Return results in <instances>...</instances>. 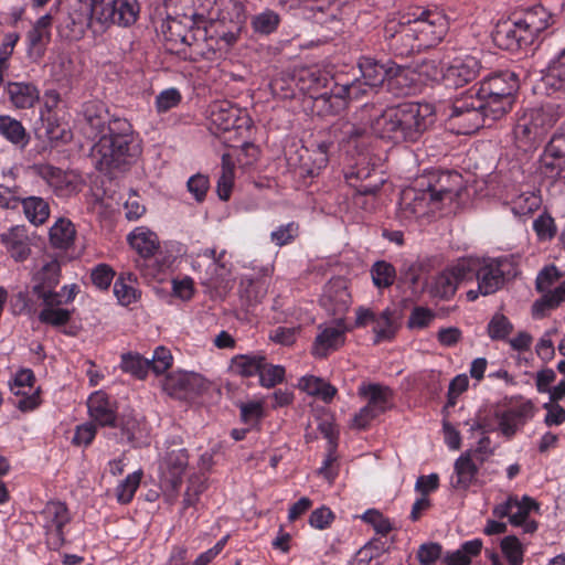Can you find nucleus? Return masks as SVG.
Segmentation results:
<instances>
[{
	"label": "nucleus",
	"mask_w": 565,
	"mask_h": 565,
	"mask_svg": "<svg viewBox=\"0 0 565 565\" xmlns=\"http://www.w3.org/2000/svg\"><path fill=\"white\" fill-rule=\"evenodd\" d=\"M434 110L429 104L405 103L374 114L370 119L371 131L395 143L419 140L433 124Z\"/></svg>",
	"instance_id": "1"
},
{
	"label": "nucleus",
	"mask_w": 565,
	"mask_h": 565,
	"mask_svg": "<svg viewBox=\"0 0 565 565\" xmlns=\"http://www.w3.org/2000/svg\"><path fill=\"white\" fill-rule=\"evenodd\" d=\"M131 124L126 118H117L92 148V159L96 169L104 173L125 170L139 154Z\"/></svg>",
	"instance_id": "2"
},
{
	"label": "nucleus",
	"mask_w": 565,
	"mask_h": 565,
	"mask_svg": "<svg viewBox=\"0 0 565 565\" xmlns=\"http://www.w3.org/2000/svg\"><path fill=\"white\" fill-rule=\"evenodd\" d=\"M551 19V13L543 6H534L513 21L498 23L493 41L499 47L508 51L527 47L550 26Z\"/></svg>",
	"instance_id": "3"
},
{
	"label": "nucleus",
	"mask_w": 565,
	"mask_h": 565,
	"mask_svg": "<svg viewBox=\"0 0 565 565\" xmlns=\"http://www.w3.org/2000/svg\"><path fill=\"white\" fill-rule=\"evenodd\" d=\"M87 7L93 23L100 28L110 24L130 25L136 22L140 10L137 0H92Z\"/></svg>",
	"instance_id": "4"
},
{
	"label": "nucleus",
	"mask_w": 565,
	"mask_h": 565,
	"mask_svg": "<svg viewBox=\"0 0 565 565\" xmlns=\"http://www.w3.org/2000/svg\"><path fill=\"white\" fill-rule=\"evenodd\" d=\"M448 118L451 126L461 135L477 131L489 120L488 115L482 110V104L475 99L472 89L454 100Z\"/></svg>",
	"instance_id": "5"
},
{
	"label": "nucleus",
	"mask_w": 565,
	"mask_h": 565,
	"mask_svg": "<svg viewBox=\"0 0 565 565\" xmlns=\"http://www.w3.org/2000/svg\"><path fill=\"white\" fill-rule=\"evenodd\" d=\"M411 24L422 51L439 44L449 29L446 14L436 9H426L422 10L418 15L414 14Z\"/></svg>",
	"instance_id": "6"
},
{
	"label": "nucleus",
	"mask_w": 565,
	"mask_h": 565,
	"mask_svg": "<svg viewBox=\"0 0 565 565\" xmlns=\"http://www.w3.org/2000/svg\"><path fill=\"white\" fill-rule=\"evenodd\" d=\"M562 275L555 266L544 267L536 277V289L543 294L541 299L533 305V315L542 316L545 310L557 308L565 301V279L555 288H552Z\"/></svg>",
	"instance_id": "7"
},
{
	"label": "nucleus",
	"mask_w": 565,
	"mask_h": 565,
	"mask_svg": "<svg viewBox=\"0 0 565 565\" xmlns=\"http://www.w3.org/2000/svg\"><path fill=\"white\" fill-rule=\"evenodd\" d=\"M406 188L402 191L397 210V217L407 224L438 210L435 199L424 188Z\"/></svg>",
	"instance_id": "8"
},
{
	"label": "nucleus",
	"mask_w": 565,
	"mask_h": 565,
	"mask_svg": "<svg viewBox=\"0 0 565 565\" xmlns=\"http://www.w3.org/2000/svg\"><path fill=\"white\" fill-rule=\"evenodd\" d=\"M41 516L47 547L53 551L60 550L65 543L63 529L71 521L66 504L60 501H50L41 511Z\"/></svg>",
	"instance_id": "9"
},
{
	"label": "nucleus",
	"mask_w": 565,
	"mask_h": 565,
	"mask_svg": "<svg viewBox=\"0 0 565 565\" xmlns=\"http://www.w3.org/2000/svg\"><path fill=\"white\" fill-rule=\"evenodd\" d=\"M384 40L387 49L396 56H408L422 49L411 24L405 21L388 20L384 26Z\"/></svg>",
	"instance_id": "10"
},
{
	"label": "nucleus",
	"mask_w": 565,
	"mask_h": 565,
	"mask_svg": "<svg viewBox=\"0 0 565 565\" xmlns=\"http://www.w3.org/2000/svg\"><path fill=\"white\" fill-rule=\"evenodd\" d=\"M209 121L214 132L248 129L250 126L247 113L226 100L215 102L210 106Z\"/></svg>",
	"instance_id": "11"
},
{
	"label": "nucleus",
	"mask_w": 565,
	"mask_h": 565,
	"mask_svg": "<svg viewBox=\"0 0 565 565\" xmlns=\"http://www.w3.org/2000/svg\"><path fill=\"white\" fill-rule=\"evenodd\" d=\"M34 380L32 370L22 369L9 383L10 391L15 395L13 404L23 413L33 411L41 404L40 388L33 386Z\"/></svg>",
	"instance_id": "12"
},
{
	"label": "nucleus",
	"mask_w": 565,
	"mask_h": 565,
	"mask_svg": "<svg viewBox=\"0 0 565 565\" xmlns=\"http://www.w3.org/2000/svg\"><path fill=\"white\" fill-rule=\"evenodd\" d=\"M471 265L468 280L477 279L479 291L482 296L494 294L504 284V274L499 260H488L480 263L478 260H468Z\"/></svg>",
	"instance_id": "13"
},
{
	"label": "nucleus",
	"mask_w": 565,
	"mask_h": 565,
	"mask_svg": "<svg viewBox=\"0 0 565 565\" xmlns=\"http://www.w3.org/2000/svg\"><path fill=\"white\" fill-rule=\"evenodd\" d=\"M32 169L57 196H71L79 190V180L74 173L45 163L34 164Z\"/></svg>",
	"instance_id": "14"
},
{
	"label": "nucleus",
	"mask_w": 565,
	"mask_h": 565,
	"mask_svg": "<svg viewBox=\"0 0 565 565\" xmlns=\"http://www.w3.org/2000/svg\"><path fill=\"white\" fill-rule=\"evenodd\" d=\"M481 64L471 55L457 56L446 65L444 84L458 88L472 82L480 73Z\"/></svg>",
	"instance_id": "15"
},
{
	"label": "nucleus",
	"mask_w": 565,
	"mask_h": 565,
	"mask_svg": "<svg viewBox=\"0 0 565 565\" xmlns=\"http://www.w3.org/2000/svg\"><path fill=\"white\" fill-rule=\"evenodd\" d=\"M162 387L171 396L188 398L205 390V381L198 373L175 371L166 376Z\"/></svg>",
	"instance_id": "16"
},
{
	"label": "nucleus",
	"mask_w": 565,
	"mask_h": 565,
	"mask_svg": "<svg viewBox=\"0 0 565 565\" xmlns=\"http://www.w3.org/2000/svg\"><path fill=\"white\" fill-rule=\"evenodd\" d=\"M117 118L111 117L103 104L88 102L83 108V132L89 139H99L102 135L108 134L109 126Z\"/></svg>",
	"instance_id": "17"
},
{
	"label": "nucleus",
	"mask_w": 565,
	"mask_h": 565,
	"mask_svg": "<svg viewBox=\"0 0 565 565\" xmlns=\"http://www.w3.org/2000/svg\"><path fill=\"white\" fill-rule=\"evenodd\" d=\"M470 267L471 265L468 259H462L450 269L437 275L431 286L433 295L443 299H449L452 297L458 285L468 280Z\"/></svg>",
	"instance_id": "18"
},
{
	"label": "nucleus",
	"mask_w": 565,
	"mask_h": 565,
	"mask_svg": "<svg viewBox=\"0 0 565 565\" xmlns=\"http://www.w3.org/2000/svg\"><path fill=\"white\" fill-rule=\"evenodd\" d=\"M320 303L333 316H341L347 312L351 303V295L348 291L345 280L340 277L329 280L324 286Z\"/></svg>",
	"instance_id": "19"
},
{
	"label": "nucleus",
	"mask_w": 565,
	"mask_h": 565,
	"mask_svg": "<svg viewBox=\"0 0 565 565\" xmlns=\"http://www.w3.org/2000/svg\"><path fill=\"white\" fill-rule=\"evenodd\" d=\"M51 14L42 15L26 33V54L33 62H39L45 54L46 46L51 41Z\"/></svg>",
	"instance_id": "20"
},
{
	"label": "nucleus",
	"mask_w": 565,
	"mask_h": 565,
	"mask_svg": "<svg viewBox=\"0 0 565 565\" xmlns=\"http://www.w3.org/2000/svg\"><path fill=\"white\" fill-rule=\"evenodd\" d=\"M434 182L429 181L426 189L436 201L438 209L445 201H455L461 192V175L457 172H441Z\"/></svg>",
	"instance_id": "21"
},
{
	"label": "nucleus",
	"mask_w": 565,
	"mask_h": 565,
	"mask_svg": "<svg viewBox=\"0 0 565 565\" xmlns=\"http://www.w3.org/2000/svg\"><path fill=\"white\" fill-rule=\"evenodd\" d=\"M188 451L184 448L172 449L167 452L160 466L162 482L177 491L188 467Z\"/></svg>",
	"instance_id": "22"
},
{
	"label": "nucleus",
	"mask_w": 565,
	"mask_h": 565,
	"mask_svg": "<svg viewBox=\"0 0 565 565\" xmlns=\"http://www.w3.org/2000/svg\"><path fill=\"white\" fill-rule=\"evenodd\" d=\"M311 352L316 358H327L331 352L339 350L345 342V329L341 323L322 328L319 327Z\"/></svg>",
	"instance_id": "23"
},
{
	"label": "nucleus",
	"mask_w": 565,
	"mask_h": 565,
	"mask_svg": "<svg viewBox=\"0 0 565 565\" xmlns=\"http://www.w3.org/2000/svg\"><path fill=\"white\" fill-rule=\"evenodd\" d=\"M472 93L491 94L501 93V97L507 94H515L519 89L518 76L510 71L493 73L484 77L477 89L471 88Z\"/></svg>",
	"instance_id": "24"
},
{
	"label": "nucleus",
	"mask_w": 565,
	"mask_h": 565,
	"mask_svg": "<svg viewBox=\"0 0 565 565\" xmlns=\"http://www.w3.org/2000/svg\"><path fill=\"white\" fill-rule=\"evenodd\" d=\"M222 254L216 257L215 250L206 248L199 254L193 262L194 269L201 274V281L206 286L216 285L218 279L224 276L225 267L221 263Z\"/></svg>",
	"instance_id": "25"
},
{
	"label": "nucleus",
	"mask_w": 565,
	"mask_h": 565,
	"mask_svg": "<svg viewBox=\"0 0 565 565\" xmlns=\"http://www.w3.org/2000/svg\"><path fill=\"white\" fill-rule=\"evenodd\" d=\"M531 404H521L511 407L502 413H495L499 430L507 438L511 439L516 431L523 427L531 417Z\"/></svg>",
	"instance_id": "26"
},
{
	"label": "nucleus",
	"mask_w": 565,
	"mask_h": 565,
	"mask_svg": "<svg viewBox=\"0 0 565 565\" xmlns=\"http://www.w3.org/2000/svg\"><path fill=\"white\" fill-rule=\"evenodd\" d=\"M89 416L100 426H115L116 403L104 392H95L87 401Z\"/></svg>",
	"instance_id": "27"
},
{
	"label": "nucleus",
	"mask_w": 565,
	"mask_h": 565,
	"mask_svg": "<svg viewBox=\"0 0 565 565\" xmlns=\"http://www.w3.org/2000/svg\"><path fill=\"white\" fill-rule=\"evenodd\" d=\"M359 395L364 397L370 408L377 414H383L393 405V391L379 383H363L359 387Z\"/></svg>",
	"instance_id": "28"
},
{
	"label": "nucleus",
	"mask_w": 565,
	"mask_h": 565,
	"mask_svg": "<svg viewBox=\"0 0 565 565\" xmlns=\"http://www.w3.org/2000/svg\"><path fill=\"white\" fill-rule=\"evenodd\" d=\"M472 95L482 104V110L488 115L490 121L501 119L512 109L514 103V94H507L504 97H501V93H472Z\"/></svg>",
	"instance_id": "29"
},
{
	"label": "nucleus",
	"mask_w": 565,
	"mask_h": 565,
	"mask_svg": "<svg viewBox=\"0 0 565 565\" xmlns=\"http://www.w3.org/2000/svg\"><path fill=\"white\" fill-rule=\"evenodd\" d=\"M11 257L17 262L25 260L30 255V242L23 226H14L0 236Z\"/></svg>",
	"instance_id": "30"
},
{
	"label": "nucleus",
	"mask_w": 565,
	"mask_h": 565,
	"mask_svg": "<svg viewBox=\"0 0 565 565\" xmlns=\"http://www.w3.org/2000/svg\"><path fill=\"white\" fill-rule=\"evenodd\" d=\"M269 281L265 277L244 276L239 281V297L247 307L262 302L268 291Z\"/></svg>",
	"instance_id": "31"
},
{
	"label": "nucleus",
	"mask_w": 565,
	"mask_h": 565,
	"mask_svg": "<svg viewBox=\"0 0 565 565\" xmlns=\"http://www.w3.org/2000/svg\"><path fill=\"white\" fill-rule=\"evenodd\" d=\"M479 465L472 457L471 451H465L455 462L456 481L452 483L454 488L467 490L476 480Z\"/></svg>",
	"instance_id": "32"
},
{
	"label": "nucleus",
	"mask_w": 565,
	"mask_h": 565,
	"mask_svg": "<svg viewBox=\"0 0 565 565\" xmlns=\"http://www.w3.org/2000/svg\"><path fill=\"white\" fill-rule=\"evenodd\" d=\"M330 143L322 141L317 143L316 149H305V153L300 156V167L310 177L319 173V171L327 167L329 158Z\"/></svg>",
	"instance_id": "33"
},
{
	"label": "nucleus",
	"mask_w": 565,
	"mask_h": 565,
	"mask_svg": "<svg viewBox=\"0 0 565 565\" xmlns=\"http://www.w3.org/2000/svg\"><path fill=\"white\" fill-rule=\"evenodd\" d=\"M359 67L362 74V79H360L362 88L366 90L381 86L388 74V70L383 64L370 57H362Z\"/></svg>",
	"instance_id": "34"
},
{
	"label": "nucleus",
	"mask_w": 565,
	"mask_h": 565,
	"mask_svg": "<svg viewBox=\"0 0 565 565\" xmlns=\"http://www.w3.org/2000/svg\"><path fill=\"white\" fill-rule=\"evenodd\" d=\"M130 246L142 257H151L159 248V241L156 233L137 227L128 235Z\"/></svg>",
	"instance_id": "35"
},
{
	"label": "nucleus",
	"mask_w": 565,
	"mask_h": 565,
	"mask_svg": "<svg viewBox=\"0 0 565 565\" xmlns=\"http://www.w3.org/2000/svg\"><path fill=\"white\" fill-rule=\"evenodd\" d=\"M543 82L554 92H565V49L550 62Z\"/></svg>",
	"instance_id": "36"
},
{
	"label": "nucleus",
	"mask_w": 565,
	"mask_h": 565,
	"mask_svg": "<svg viewBox=\"0 0 565 565\" xmlns=\"http://www.w3.org/2000/svg\"><path fill=\"white\" fill-rule=\"evenodd\" d=\"M537 508V503L532 498L524 495L519 500L518 497H515V505H513L511 512L510 523L516 526L524 524L525 532H534L537 527L536 523L534 521L526 522V520L531 510Z\"/></svg>",
	"instance_id": "37"
},
{
	"label": "nucleus",
	"mask_w": 565,
	"mask_h": 565,
	"mask_svg": "<svg viewBox=\"0 0 565 565\" xmlns=\"http://www.w3.org/2000/svg\"><path fill=\"white\" fill-rule=\"evenodd\" d=\"M167 8L170 11L169 18L172 22H178L188 28H192L198 23V13L193 11V2L191 0H169Z\"/></svg>",
	"instance_id": "38"
},
{
	"label": "nucleus",
	"mask_w": 565,
	"mask_h": 565,
	"mask_svg": "<svg viewBox=\"0 0 565 565\" xmlns=\"http://www.w3.org/2000/svg\"><path fill=\"white\" fill-rule=\"evenodd\" d=\"M396 329L397 327L394 322V312L390 308H386L382 312L377 313L374 320V343L379 344L383 341L392 340L395 337Z\"/></svg>",
	"instance_id": "39"
},
{
	"label": "nucleus",
	"mask_w": 565,
	"mask_h": 565,
	"mask_svg": "<svg viewBox=\"0 0 565 565\" xmlns=\"http://www.w3.org/2000/svg\"><path fill=\"white\" fill-rule=\"evenodd\" d=\"M0 134L20 148H24L29 142V137L22 124L9 116H0Z\"/></svg>",
	"instance_id": "40"
},
{
	"label": "nucleus",
	"mask_w": 565,
	"mask_h": 565,
	"mask_svg": "<svg viewBox=\"0 0 565 565\" xmlns=\"http://www.w3.org/2000/svg\"><path fill=\"white\" fill-rule=\"evenodd\" d=\"M25 217L34 225L43 224L50 216L49 203L40 196H29L22 200Z\"/></svg>",
	"instance_id": "41"
},
{
	"label": "nucleus",
	"mask_w": 565,
	"mask_h": 565,
	"mask_svg": "<svg viewBox=\"0 0 565 565\" xmlns=\"http://www.w3.org/2000/svg\"><path fill=\"white\" fill-rule=\"evenodd\" d=\"M11 102L18 108L25 109L33 106L39 98L35 86L25 83H13L9 86Z\"/></svg>",
	"instance_id": "42"
},
{
	"label": "nucleus",
	"mask_w": 565,
	"mask_h": 565,
	"mask_svg": "<svg viewBox=\"0 0 565 565\" xmlns=\"http://www.w3.org/2000/svg\"><path fill=\"white\" fill-rule=\"evenodd\" d=\"M331 131L339 143H351L363 138L367 129L365 126L341 119L331 127Z\"/></svg>",
	"instance_id": "43"
},
{
	"label": "nucleus",
	"mask_w": 565,
	"mask_h": 565,
	"mask_svg": "<svg viewBox=\"0 0 565 565\" xmlns=\"http://www.w3.org/2000/svg\"><path fill=\"white\" fill-rule=\"evenodd\" d=\"M74 238L75 227L68 220L60 218L50 230V241L57 248H67Z\"/></svg>",
	"instance_id": "44"
},
{
	"label": "nucleus",
	"mask_w": 565,
	"mask_h": 565,
	"mask_svg": "<svg viewBox=\"0 0 565 565\" xmlns=\"http://www.w3.org/2000/svg\"><path fill=\"white\" fill-rule=\"evenodd\" d=\"M265 356L263 355H237L232 359V370L242 376L259 375L264 365Z\"/></svg>",
	"instance_id": "45"
},
{
	"label": "nucleus",
	"mask_w": 565,
	"mask_h": 565,
	"mask_svg": "<svg viewBox=\"0 0 565 565\" xmlns=\"http://www.w3.org/2000/svg\"><path fill=\"white\" fill-rule=\"evenodd\" d=\"M234 183V163L228 153L222 156V170L217 180V195L221 200L226 201L231 196Z\"/></svg>",
	"instance_id": "46"
},
{
	"label": "nucleus",
	"mask_w": 565,
	"mask_h": 565,
	"mask_svg": "<svg viewBox=\"0 0 565 565\" xmlns=\"http://www.w3.org/2000/svg\"><path fill=\"white\" fill-rule=\"evenodd\" d=\"M121 369L124 372L130 373L139 380H143L150 370V361L138 353L122 354Z\"/></svg>",
	"instance_id": "47"
},
{
	"label": "nucleus",
	"mask_w": 565,
	"mask_h": 565,
	"mask_svg": "<svg viewBox=\"0 0 565 565\" xmlns=\"http://www.w3.org/2000/svg\"><path fill=\"white\" fill-rule=\"evenodd\" d=\"M384 553V544L373 540L361 547L351 565H380L379 558Z\"/></svg>",
	"instance_id": "48"
},
{
	"label": "nucleus",
	"mask_w": 565,
	"mask_h": 565,
	"mask_svg": "<svg viewBox=\"0 0 565 565\" xmlns=\"http://www.w3.org/2000/svg\"><path fill=\"white\" fill-rule=\"evenodd\" d=\"M371 177V170L367 168H361L356 171H352L345 174L348 183L355 189L356 193L360 195H374L381 188L382 181L375 183H355V180H366Z\"/></svg>",
	"instance_id": "49"
},
{
	"label": "nucleus",
	"mask_w": 565,
	"mask_h": 565,
	"mask_svg": "<svg viewBox=\"0 0 565 565\" xmlns=\"http://www.w3.org/2000/svg\"><path fill=\"white\" fill-rule=\"evenodd\" d=\"M280 23V17L273 10H265L252 19V28L255 33L269 35L274 33Z\"/></svg>",
	"instance_id": "50"
},
{
	"label": "nucleus",
	"mask_w": 565,
	"mask_h": 565,
	"mask_svg": "<svg viewBox=\"0 0 565 565\" xmlns=\"http://www.w3.org/2000/svg\"><path fill=\"white\" fill-rule=\"evenodd\" d=\"M300 88L302 90H318L327 87L330 82L328 74L317 68H305L299 73Z\"/></svg>",
	"instance_id": "51"
},
{
	"label": "nucleus",
	"mask_w": 565,
	"mask_h": 565,
	"mask_svg": "<svg viewBox=\"0 0 565 565\" xmlns=\"http://www.w3.org/2000/svg\"><path fill=\"white\" fill-rule=\"evenodd\" d=\"M373 282L379 288L390 287L395 279V268L384 260L376 262L371 269Z\"/></svg>",
	"instance_id": "52"
},
{
	"label": "nucleus",
	"mask_w": 565,
	"mask_h": 565,
	"mask_svg": "<svg viewBox=\"0 0 565 565\" xmlns=\"http://www.w3.org/2000/svg\"><path fill=\"white\" fill-rule=\"evenodd\" d=\"M501 550L510 565H522L523 547L516 536H514V535L505 536L501 541Z\"/></svg>",
	"instance_id": "53"
},
{
	"label": "nucleus",
	"mask_w": 565,
	"mask_h": 565,
	"mask_svg": "<svg viewBox=\"0 0 565 565\" xmlns=\"http://www.w3.org/2000/svg\"><path fill=\"white\" fill-rule=\"evenodd\" d=\"M512 210L515 215H527L536 211L541 205V198L533 192L518 195L513 202Z\"/></svg>",
	"instance_id": "54"
},
{
	"label": "nucleus",
	"mask_w": 565,
	"mask_h": 565,
	"mask_svg": "<svg viewBox=\"0 0 565 565\" xmlns=\"http://www.w3.org/2000/svg\"><path fill=\"white\" fill-rule=\"evenodd\" d=\"M512 331L513 324L502 313H495L488 324V334L492 340H504Z\"/></svg>",
	"instance_id": "55"
},
{
	"label": "nucleus",
	"mask_w": 565,
	"mask_h": 565,
	"mask_svg": "<svg viewBox=\"0 0 565 565\" xmlns=\"http://www.w3.org/2000/svg\"><path fill=\"white\" fill-rule=\"evenodd\" d=\"M140 480V472H134L131 475H128L127 478L122 480L116 489L117 500L120 503L130 502L131 499L134 498L136 490L139 487Z\"/></svg>",
	"instance_id": "56"
},
{
	"label": "nucleus",
	"mask_w": 565,
	"mask_h": 565,
	"mask_svg": "<svg viewBox=\"0 0 565 565\" xmlns=\"http://www.w3.org/2000/svg\"><path fill=\"white\" fill-rule=\"evenodd\" d=\"M365 93L366 89L362 88L360 79H354L344 84H335L334 87L331 88V96L340 99H358Z\"/></svg>",
	"instance_id": "57"
},
{
	"label": "nucleus",
	"mask_w": 565,
	"mask_h": 565,
	"mask_svg": "<svg viewBox=\"0 0 565 565\" xmlns=\"http://www.w3.org/2000/svg\"><path fill=\"white\" fill-rule=\"evenodd\" d=\"M181 93L177 88H167L156 97V110L159 114L167 113L170 109L177 107L181 103Z\"/></svg>",
	"instance_id": "58"
},
{
	"label": "nucleus",
	"mask_w": 565,
	"mask_h": 565,
	"mask_svg": "<svg viewBox=\"0 0 565 565\" xmlns=\"http://www.w3.org/2000/svg\"><path fill=\"white\" fill-rule=\"evenodd\" d=\"M71 311L63 308H44L39 313V320L43 323L61 327L71 320Z\"/></svg>",
	"instance_id": "59"
},
{
	"label": "nucleus",
	"mask_w": 565,
	"mask_h": 565,
	"mask_svg": "<svg viewBox=\"0 0 565 565\" xmlns=\"http://www.w3.org/2000/svg\"><path fill=\"white\" fill-rule=\"evenodd\" d=\"M285 376V369L280 365H270L264 361L259 373V383L264 387H273L281 383Z\"/></svg>",
	"instance_id": "60"
},
{
	"label": "nucleus",
	"mask_w": 565,
	"mask_h": 565,
	"mask_svg": "<svg viewBox=\"0 0 565 565\" xmlns=\"http://www.w3.org/2000/svg\"><path fill=\"white\" fill-rule=\"evenodd\" d=\"M556 333V328L546 330L535 345V352L537 356L544 362H550L555 356V349L552 337Z\"/></svg>",
	"instance_id": "61"
},
{
	"label": "nucleus",
	"mask_w": 565,
	"mask_h": 565,
	"mask_svg": "<svg viewBox=\"0 0 565 565\" xmlns=\"http://www.w3.org/2000/svg\"><path fill=\"white\" fill-rule=\"evenodd\" d=\"M436 318V313L425 307H415L408 318L407 327L409 329L427 328Z\"/></svg>",
	"instance_id": "62"
},
{
	"label": "nucleus",
	"mask_w": 565,
	"mask_h": 565,
	"mask_svg": "<svg viewBox=\"0 0 565 565\" xmlns=\"http://www.w3.org/2000/svg\"><path fill=\"white\" fill-rule=\"evenodd\" d=\"M150 361V369L156 374H161L171 367L173 362V356L169 349L166 347H158Z\"/></svg>",
	"instance_id": "63"
},
{
	"label": "nucleus",
	"mask_w": 565,
	"mask_h": 565,
	"mask_svg": "<svg viewBox=\"0 0 565 565\" xmlns=\"http://www.w3.org/2000/svg\"><path fill=\"white\" fill-rule=\"evenodd\" d=\"M544 152L547 158L565 163V132L563 130L554 134Z\"/></svg>",
	"instance_id": "64"
}]
</instances>
